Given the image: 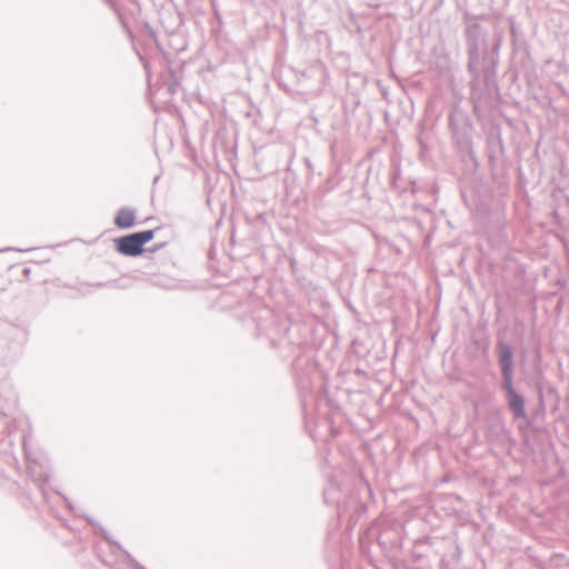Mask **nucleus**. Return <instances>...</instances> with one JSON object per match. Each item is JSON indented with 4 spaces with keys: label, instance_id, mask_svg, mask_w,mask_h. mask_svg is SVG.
Segmentation results:
<instances>
[{
    "label": "nucleus",
    "instance_id": "4",
    "mask_svg": "<svg viewBox=\"0 0 569 569\" xmlns=\"http://www.w3.org/2000/svg\"><path fill=\"white\" fill-rule=\"evenodd\" d=\"M136 213L132 209H121L114 218V224L119 228L126 229L134 224Z\"/></svg>",
    "mask_w": 569,
    "mask_h": 569
},
{
    "label": "nucleus",
    "instance_id": "1",
    "mask_svg": "<svg viewBox=\"0 0 569 569\" xmlns=\"http://www.w3.org/2000/svg\"><path fill=\"white\" fill-rule=\"evenodd\" d=\"M153 237V230L128 234L116 240V248L124 256L136 257L143 252V244L151 241Z\"/></svg>",
    "mask_w": 569,
    "mask_h": 569
},
{
    "label": "nucleus",
    "instance_id": "2",
    "mask_svg": "<svg viewBox=\"0 0 569 569\" xmlns=\"http://www.w3.org/2000/svg\"><path fill=\"white\" fill-rule=\"evenodd\" d=\"M499 360L503 375L505 385H510L512 371V349L507 345L499 346Z\"/></svg>",
    "mask_w": 569,
    "mask_h": 569
},
{
    "label": "nucleus",
    "instance_id": "3",
    "mask_svg": "<svg viewBox=\"0 0 569 569\" xmlns=\"http://www.w3.org/2000/svg\"><path fill=\"white\" fill-rule=\"evenodd\" d=\"M505 387L508 391L510 409L512 410L516 417H525V402L523 399L513 390L512 380L510 381V385H505Z\"/></svg>",
    "mask_w": 569,
    "mask_h": 569
}]
</instances>
